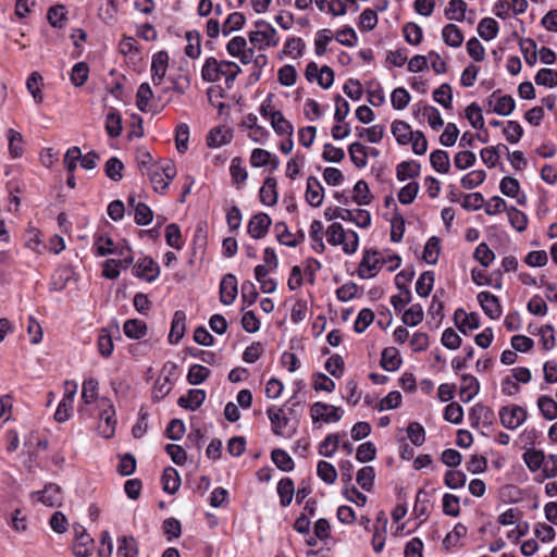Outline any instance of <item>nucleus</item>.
Masks as SVG:
<instances>
[{"label":"nucleus","mask_w":557,"mask_h":557,"mask_svg":"<svg viewBox=\"0 0 557 557\" xmlns=\"http://www.w3.org/2000/svg\"><path fill=\"white\" fill-rule=\"evenodd\" d=\"M225 61H218L215 58L210 57L206 60L201 69V77L205 82L215 83L221 79L225 74Z\"/></svg>","instance_id":"obj_10"},{"label":"nucleus","mask_w":557,"mask_h":557,"mask_svg":"<svg viewBox=\"0 0 557 557\" xmlns=\"http://www.w3.org/2000/svg\"><path fill=\"white\" fill-rule=\"evenodd\" d=\"M123 169L124 164L117 157H111L104 165L106 175L114 182H120L122 180Z\"/></svg>","instance_id":"obj_62"},{"label":"nucleus","mask_w":557,"mask_h":557,"mask_svg":"<svg viewBox=\"0 0 557 557\" xmlns=\"http://www.w3.org/2000/svg\"><path fill=\"white\" fill-rule=\"evenodd\" d=\"M169 54L166 51H159L153 54L151 61V78L154 86L161 85L168 70Z\"/></svg>","instance_id":"obj_12"},{"label":"nucleus","mask_w":557,"mask_h":557,"mask_svg":"<svg viewBox=\"0 0 557 557\" xmlns=\"http://www.w3.org/2000/svg\"><path fill=\"white\" fill-rule=\"evenodd\" d=\"M245 22L246 17L242 12L231 13L222 25V34L228 36L233 32L242 29Z\"/></svg>","instance_id":"obj_38"},{"label":"nucleus","mask_w":557,"mask_h":557,"mask_svg":"<svg viewBox=\"0 0 557 557\" xmlns=\"http://www.w3.org/2000/svg\"><path fill=\"white\" fill-rule=\"evenodd\" d=\"M403 34L405 40L412 46H418L422 41V28L413 22L404 25Z\"/></svg>","instance_id":"obj_61"},{"label":"nucleus","mask_w":557,"mask_h":557,"mask_svg":"<svg viewBox=\"0 0 557 557\" xmlns=\"http://www.w3.org/2000/svg\"><path fill=\"white\" fill-rule=\"evenodd\" d=\"M165 242L166 245L181 250L183 248L182 232L177 224L171 223L165 227Z\"/></svg>","instance_id":"obj_56"},{"label":"nucleus","mask_w":557,"mask_h":557,"mask_svg":"<svg viewBox=\"0 0 557 557\" xmlns=\"http://www.w3.org/2000/svg\"><path fill=\"white\" fill-rule=\"evenodd\" d=\"M276 186L277 182L275 177L269 176L264 180L259 191L260 201L264 206L272 207L276 205L278 199Z\"/></svg>","instance_id":"obj_17"},{"label":"nucleus","mask_w":557,"mask_h":557,"mask_svg":"<svg viewBox=\"0 0 557 557\" xmlns=\"http://www.w3.org/2000/svg\"><path fill=\"white\" fill-rule=\"evenodd\" d=\"M469 417L472 428H476L480 423L483 426L491 428L494 423L495 413L490 407L476 404L470 409Z\"/></svg>","instance_id":"obj_11"},{"label":"nucleus","mask_w":557,"mask_h":557,"mask_svg":"<svg viewBox=\"0 0 557 557\" xmlns=\"http://www.w3.org/2000/svg\"><path fill=\"white\" fill-rule=\"evenodd\" d=\"M89 74V67L86 62L76 63L71 72V82L74 86L81 87L83 86L87 79Z\"/></svg>","instance_id":"obj_63"},{"label":"nucleus","mask_w":557,"mask_h":557,"mask_svg":"<svg viewBox=\"0 0 557 557\" xmlns=\"http://www.w3.org/2000/svg\"><path fill=\"white\" fill-rule=\"evenodd\" d=\"M272 220L268 213L259 212L249 220L247 232L255 239H261L267 236Z\"/></svg>","instance_id":"obj_6"},{"label":"nucleus","mask_w":557,"mask_h":557,"mask_svg":"<svg viewBox=\"0 0 557 557\" xmlns=\"http://www.w3.org/2000/svg\"><path fill=\"white\" fill-rule=\"evenodd\" d=\"M233 131L227 127L218 126L212 128L207 136V145L210 148H219L231 143Z\"/></svg>","instance_id":"obj_18"},{"label":"nucleus","mask_w":557,"mask_h":557,"mask_svg":"<svg viewBox=\"0 0 557 557\" xmlns=\"http://www.w3.org/2000/svg\"><path fill=\"white\" fill-rule=\"evenodd\" d=\"M435 281V273L433 271H424L416 283V292L420 297H428L432 292Z\"/></svg>","instance_id":"obj_40"},{"label":"nucleus","mask_w":557,"mask_h":557,"mask_svg":"<svg viewBox=\"0 0 557 557\" xmlns=\"http://www.w3.org/2000/svg\"><path fill=\"white\" fill-rule=\"evenodd\" d=\"M480 392V383L472 374L461 375L460 398L463 403H469Z\"/></svg>","instance_id":"obj_19"},{"label":"nucleus","mask_w":557,"mask_h":557,"mask_svg":"<svg viewBox=\"0 0 557 557\" xmlns=\"http://www.w3.org/2000/svg\"><path fill=\"white\" fill-rule=\"evenodd\" d=\"M124 334L132 339L143 338L148 331L147 324L139 319H128L123 325Z\"/></svg>","instance_id":"obj_27"},{"label":"nucleus","mask_w":557,"mask_h":557,"mask_svg":"<svg viewBox=\"0 0 557 557\" xmlns=\"http://www.w3.org/2000/svg\"><path fill=\"white\" fill-rule=\"evenodd\" d=\"M521 53L529 66H534L537 61V46L532 38H521L519 41Z\"/></svg>","instance_id":"obj_33"},{"label":"nucleus","mask_w":557,"mask_h":557,"mask_svg":"<svg viewBox=\"0 0 557 557\" xmlns=\"http://www.w3.org/2000/svg\"><path fill=\"white\" fill-rule=\"evenodd\" d=\"M467 3L463 0H450L444 14L450 21L461 22L465 18Z\"/></svg>","instance_id":"obj_41"},{"label":"nucleus","mask_w":557,"mask_h":557,"mask_svg":"<svg viewBox=\"0 0 557 557\" xmlns=\"http://www.w3.org/2000/svg\"><path fill=\"white\" fill-rule=\"evenodd\" d=\"M323 224L319 220H313L310 225V238L312 240V249L317 253H322L325 250V245L323 243Z\"/></svg>","instance_id":"obj_43"},{"label":"nucleus","mask_w":557,"mask_h":557,"mask_svg":"<svg viewBox=\"0 0 557 557\" xmlns=\"http://www.w3.org/2000/svg\"><path fill=\"white\" fill-rule=\"evenodd\" d=\"M186 40L187 46L185 47V53L187 57L191 59H196L200 55L201 47H200V40L201 36L200 33L197 30H190L186 33Z\"/></svg>","instance_id":"obj_49"},{"label":"nucleus","mask_w":557,"mask_h":557,"mask_svg":"<svg viewBox=\"0 0 557 557\" xmlns=\"http://www.w3.org/2000/svg\"><path fill=\"white\" fill-rule=\"evenodd\" d=\"M498 414L502 425L508 430L518 429L528 418L527 410L518 405L503 406Z\"/></svg>","instance_id":"obj_1"},{"label":"nucleus","mask_w":557,"mask_h":557,"mask_svg":"<svg viewBox=\"0 0 557 557\" xmlns=\"http://www.w3.org/2000/svg\"><path fill=\"white\" fill-rule=\"evenodd\" d=\"M433 99L445 109L453 107V91L449 84L444 83L433 91Z\"/></svg>","instance_id":"obj_51"},{"label":"nucleus","mask_w":557,"mask_h":557,"mask_svg":"<svg viewBox=\"0 0 557 557\" xmlns=\"http://www.w3.org/2000/svg\"><path fill=\"white\" fill-rule=\"evenodd\" d=\"M430 163L437 173L447 174L450 169L448 152L442 149L434 150L430 154Z\"/></svg>","instance_id":"obj_29"},{"label":"nucleus","mask_w":557,"mask_h":557,"mask_svg":"<svg viewBox=\"0 0 557 557\" xmlns=\"http://www.w3.org/2000/svg\"><path fill=\"white\" fill-rule=\"evenodd\" d=\"M72 270L70 268H60L55 271L53 274L51 282H50V290L53 292H61L64 288H66L70 280L72 278Z\"/></svg>","instance_id":"obj_32"},{"label":"nucleus","mask_w":557,"mask_h":557,"mask_svg":"<svg viewBox=\"0 0 557 557\" xmlns=\"http://www.w3.org/2000/svg\"><path fill=\"white\" fill-rule=\"evenodd\" d=\"M163 491L170 495L175 494L181 486V476L178 471L173 467H166L162 473Z\"/></svg>","instance_id":"obj_23"},{"label":"nucleus","mask_w":557,"mask_h":557,"mask_svg":"<svg viewBox=\"0 0 557 557\" xmlns=\"http://www.w3.org/2000/svg\"><path fill=\"white\" fill-rule=\"evenodd\" d=\"M348 152L351 162L359 169H362L368 163L367 147L359 141L352 143L348 147Z\"/></svg>","instance_id":"obj_39"},{"label":"nucleus","mask_w":557,"mask_h":557,"mask_svg":"<svg viewBox=\"0 0 557 557\" xmlns=\"http://www.w3.org/2000/svg\"><path fill=\"white\" fill-rule=\"evenodd\" d=\"M537 407L545 419L554 420L557 418V403L550 396H540Z\"/></svg>","instance_id":"obj_48"},{"label":"nucleus","mask_w":557,"mask_h":557,"mask_svg":"<svg viewBox=\"0 0 557 557\" xmlns=\"http://www.w3.org/2000/svg\"><path fill=\"white\" fill-rule=\"evenodd\" d=\"M238 294L237 278L234 274H225L220 283V301L230 306L234 302Z\"/></svg>","instance_id":"obj_9"},{"label":"nucleus","mask_w":557,"mask_h":557,"mask_svg":"<svg viewBox=\"0 0 557 557\" xmlns=\"http://www.w3.org/2000/svg\"><path fill=\"white\" fill-rule=\"evenodd\" d=\"M478 301L484 313L492 320H496L502 315V306L497 296L491 292H480L476 296Z\"/></svg>","instance_id":"obj_7"},{"label":"nucleus","mask_w":557,"mask_h":557,"mask_svg":"<svg viewBox=\"0 0 557 557\" xmlns=\"http://www.w3.org/2000/svg\"><path fill=\"white\" fill-rule=\"evenodd\" d=\"M33 496H38V500L48 507L60 506L62 502L61 487L54 483L46 484L42 491L34 492Z\"/></svg>","instance_id":"obj_13"},{"label":"nucleus","mask_w":557,"mask_h":557,"mask_svg":"<svg viewBox=\"0 0 557 557\" xmlns=\"http://www.w3.org/2000/svg\"><path fill=\"white\" fill-rule=\"evenodd\" d=\"M423 309L420 304H413L409 309H407L403 314V322L408 326H416L423 321Z\"/></svg>","instance_id":"obj_54"},{"label":"nucleus","mask_w":557,"mask_h":557,"mask_svg":"<svg viewBox=\"0 0 557 557\" xmlns=\"http://www.w3.org/2000/svg\"><path fill=\"white\" fill-rule=\"evenodd\" d=\"M375 471L372 466H364L357 472V483L358 485L367 491L371 492L374 485Z\"/></svg>","instance_id":"obj_44"},{"label":"nucleus","mask_w":557,"mask_h":557,"mask_svg":"<svg viewBox=\"0 0 557 557\" xmlns=\"http://www.w3.org/2000/svg\"><path fill=\"white\" fill-rule=\"evenodd\" d=\"M351 200L358 206H367L371 202L370 188L366 181L359 180L355 184Z\"/></svg>","instance_id":"obj_46"},{"label":"nucleus","mask_w":557,"mask_h":557,"mask_svg":"<svg viewBox=\"0 0 557 557\" xmlns=\"http://www.w3.org/2000/svg\"><path fill=\"white\" fill-rule=\"evenodd\" d=\"M421 164L418 161L409 160L403 161L396 166V177L400 182L408 178H416L420 175Z\"/></svg>","instance_id":"obj_24"},{"label":"nucleus","mask_w":557,"mask_h":557,"mask_svg":"<svg viewBox=\"0 0 557 557\" xmlns=\"http://www.w3.org/2000/svg\"><path fill=\"white\" fill-rule=\"evenodd\" d=\"M391 128H392L393 136L395 137L396 141L399 145H401V146L408 145L410 143V140L412 139L413 131L411 129L410 125L407 122L400 121V120H395L392 123Z\"/></svg>","instance_id":"obj_25"},{"label":"nucleus","mask_w":557,"mask_h":557,"mask_svg":"<svg viewBox=\"0 0 557 557\" xmlns=\"http://www.w3.org/2000/svg\"><path fill=\"white\" fill-rule=\"evenodd\" d=\"M504 149L506 152H508V147L506 145H497V146H491L483 148L480 152L481 159L483 163L487 168H494L499 159V149Z\"/></svg>","instance_id":"obj_50"},{"label":"nucleus","mask_w":557,"mask_h":557,"mask_svg":"<svg viewBox=\"0 0 557 557\" xmlns=\"http://www.w3.org/2000/svg\"><path fill=\"white\" fill-rule=\"evenodd\" d=\"M510 225L518 232H523L528 227V216L524 212L511 207L507 210Z\"/></svg>","instance_id":"obj_59"},{"label":"nucleus","mask_w":557,"mask_h":557,"mask_svg":"<svg viewBox=\"0 0 557 557\" xmlns=\"http://www.w3.org/2000/svg\"><path fill=\"white\" fill-rule=\"evenodd\" d=\"M344 410L322 401H315L311 406V419L313 423L323 421L324 423L337 422L342 419Z\"/></svg>","instance_id":"obj_2"},{"label":"nucleus","mask_w":557,"mask_h":557,"mask_svg":"<svg viewBox=\"0 0 557 557\" xmlns=\"http://www.w3.org/2000/svg\"><path fill=\"white\" fill-rule=\"evenodd\" d=\"M379 251L374 249L366 250L362 257L361 262L359 263L357 273L358 276L362 280L374 277L380 270L379 261L376 260V256H379Z\"/></svg>","instance_id":"obj_8"},{"label":"nucleus","mask_w":557,"mask_h":557,"mask_svg":"<svg viewBox=\"0 0 557 557\" xmlns=\"http://www.w3.org/2000/svg\"><path fill=\"white\" fill-rule=\"evenodd\" d=\"M348 232H346L343 225L338 222L332 223L326 230V239L327 243L332 246H338L344 243L345 237H347Z\"/></svg>","instance_id":"obj_55"},{"label":"nucleus","mask_w":557,"mask_h":557,"mask_svg":"<svg viewBox=\"0 0 557 557\" xmlns=\"http://www.w3.org/2000/svg\"><path fill=\"white\" fill-rule=\"evenodd\" d=\"M535 84L554 88L557 86V71L548 67L539 70L534 77Z\"/></svg>","instance_id":"obj_58"},{"label":"nucleus","mask_w":557,"mask_h":557,"mask_svg":"<svg viewBox=\"0 0 557 557\" xmlns=\"http://www.w3.org/2000/svg\"><path fill=\"white\" fill-rule=\"evenodd\" d=\"M117 555L122 557H137L138 546L133 536L122 537L117 547Z\"/></svg>","instance_id":"obj_64"},{"label":"nucleus","mask_w":557,"mask_h":557,"mask_svg":"<svg viewBox=\"0 0 557 557\" xmlns=\"http://www.w3.org/2000/svg\"><path fill=\"white\" fill-rule=\"evenodd\" d=\"M102 406H106L101 409L99 417H100V424L99 430L101 435L104 438H111L115 433L116 428V417H115V409L110 399L102 398L101 399Z\"/></svg>","instance_id":"obj_3"},{"label":"nucleus","mask_w":557,"mask_h":557,"mask_svg":"<svg viewBox=\"0 0 557 557\" xmlns=\"http://www.w3.org/2000/svg\"><path fill=\"white\" fill-rule=\"evenodd\" d=\"M473 258L476 260L482 267L487 268L495 259L494 251L487 246L486 243H481L478 245L473 252Z\"/></svg>","instance_id":"obj_60"},{"label":"nucleus","mask_w":557,"mask_h":557,"mask_svg":"<svg viewBox=\"0 0 557 557\" xmlns=\"http://www.w3.org/2000/svg\"><path fill=\"white\" fill-rule=\"evenodd\" d=\"M522 457H523L525 465L530 469V471L535 472V471L540 470L541 468L543 469L544 463H545V455H544L543 450H537L534 448L527 449L523 453Z\"/></svg>","instance_id":"obj_36"},{"label":"nucleus","mask_w":557,"mask_h":557,"mask_svg":"<svg viewBox=\"0 0 557 557\" xmlns=\"http://www.w3.org/2000/svg\"><path fill=\"white\" fill-rule=\"evenodd\" d=\"M132 272L134 276L151 283L160 275V267L151 257L145 256L137 260Z\"/></svg>","instance_id":"obj_4"},{"label":"nucleus","mask_w":557,"mask_h":557,"mask_svg":"<svg viewBox=\"0 0 557 557\" xmlns=\"http://www.w3.org/2000/svg\"><path fill=\"white\" fill-rule=\"evenodd\" d=\"M271 459L273 463L284 472H289L294 469L295 463L292 457L282 448H275L271 451Z\"/></svg>","instance_id":"obj_35"},{"label":"nucleus","mask_w":557,"mask_h":557,"mask_svg":"<svg viewBox=\"0 0 557 557\" xmlns=\"http://www.w3.org/2000/svg\"><path fill=\"white\" fill-rule=\"evenodd\" d=\"M95 248L98 256L115 255L121 245H115L113 239L102 235L95 237Z\"/></svg>","instance_id":"obj_42"},{"label":"nucleus","mask_w":557,"mask_h":557,"mask_svg":"<svg viewBox=\"0 0 557 557\" xmlns=\"http://www.w3.org/2000/svg\"><path fill=\"white\" fill-rule=\"evenodd\" d=\"M440 238L436 236H432L425 243L423 249V260L429 264H436L438 261L441 246Z\"/></svg>","instance_id":"obj_37"},{"label":"nucleus","mask_w":557,"mask_h":557,"mask_svg":"<svg viewBox=\"0 0 557 557\" xmlns=\"http://www.w3.org/2000/svg\"><path fill=\"white\" fill-rule=\"evenodd\" d=\"M454 321L457 329L463 334H467V329L478 330L480 327L479 314L475 312L467 313L461 308L455 311Z\"/></svg>","instance_id":"obj_14"},{"label":"nucleus","mask_w":557,"mask_h":557,"mask_svg":"<svg viewBox=\"0 0 557 557\" xmlns=\"http://www.w3.org/2000/svg\"><path fill=\"white\" fill-rule=\"evenodd\" d=\"M318 476L326 484H333L337 479L335 467L325 460H320L317 465Z\"/></svg>","instance_id":"obj_53"},{"label":"nucleus","mask_w":557,"mask_h":557,"mask_svg":"<svg viewBox=\"0 0 557 557\" xmlns=\"http://www.w3.org/2000/svg\"><path fill=\"white\" fill-rule=\"evenodd\" d=\"M271 126L274 132L280 135H286L288 137L293 136L294 126L287 121L281 111H272L271 113Z\"/></svg>","instance_id":"obj_26"},{"label":"nucleus","mask_w":557,"mask_h":557,"mask_svg":"<svg viewBox=\"0 0 557 557\" xmlns=\"http://www.w3.org/2000/svg\"><path fill=\"white\" fill-rule=\"evenodd\" d=\"M211 374V371L201 364H193L187 373V382L191 385L203 383Z\"/></svg>","instance_id":"obj_52"},{"label":"nucleus","mask_w":557,"mask_h":557,"mask_svg":"<svg viewBox=\"0 0 557 557\" xmlns=\"http://www.w3.org/2000/svg\"><path fill=\"white\" fill-rule=\"evenodd\" d=\"M186 330V313L176 310L173 314L171 330L168 339L171 344H177L184 336Z\"/></svg>","instance_id":"obj_16"},{"label":"nucleus","mask_w":557,"mask_h":557,"mask_svg":"<svg viewBox=\"0 0 557 557\" xmlns=\"http://www.w3.org/2000/svg\"><path fill=\"white\" fill-rule=\"evenodd\" d=\"M323 191L320 181L315 176H309L305 193L307 202L312 207H320L323 201Z\"/></svg>","instance_id":"obj_15"},{"label":"nucleus","mask_w":557,"mask_h":557,"mask_svg":"<svg viewBox=\"0 0 557 557\" xmlns=\"http://www.w3.org/2000/svg\"><path fill=\"white\" fill-rule=\"evenodd\" d=\"M206 400V392L203 389H189L187 395H183L177 399L181 408L196 410Z\"/></svg>","instance_id":"obj_20"},{"label":"nucleus","mask_w":557,"mask_h":557,"mask_svg":"<svg viewBox=\"0 0 557 557\" xmlns=\"http://www.w3.org/2000/svg\"><path fill=\"white\" fill-rule=\"evenodd\" d=\"M466 117L473 128H484L482 109L476 102H472L466 108Z\"/></svg>","instance_id":"obj_57"},{"label":"nucleus","mask_w":557,"mask_h":557,"mask_svg":"<svg viewBox=\"0 0 557 557\" xmlns=\"http://www.w3.org/2000/svg\"><path fill=\"white\" fill-rule=\"evenodd\" d=\"M249 41L258 49H264L267 47H276L280 41V37L274 27L259 30H251L249 33Z\"/></svg>","instance_id":"obj_5"},{"label":"nucleus","mask_w":557,"mask_h":557,"mask_svg":"<svg viewBox=\"0 0 557 557\" xmlns=\"http://www.w3.org/2000/svg\"><path fill=\"white\" fill-rule=\"evenodd\" d=\"M403 363L400 354L395 347H386L381 354V367L388 372L396 371Z\"/></svg>","instance_id":"obj_21"},{"label":"nucleus","mask_w":557,"mask_h":557,"mask_svg":"<svg viewBox=\"0 0 557 557\" xmlns=\"http://www.w3.org/2000/svg\"><path fill=\"white\" fill-rule=\"evenodd\" d=\"M277 494L281 505L283 507L289 506L295 494L294 481L290 478L281 479L277 483Z\"/></svg>","instance_id":"obj_30"},{"label":"nucleus","mask_w":557,"mask_h":557,"mask_svg":"<svg viewBox=\"0 0 557 557\" xmlns=\"http://www.w3.org/2000/svg\"><path fill=\"white\" fill-rule=\"evenodd\" d=\"M442 37L444 42L453 48H458L463 42V35L461 29L455 24H447L442 29Z\"/></svg>","instance_id":"obj_28"},{"label":"nucleus","mask_w":557,"mask_h":557,"mask_svg":"<svg viewBox=\"0 0 557 557\" xmlns=\"http://www.w3.org/2000/svg\"><path fill=\"white\" fill-rule=\"evenodd\" d=\"M476 30L482 39L490 41L497 36L499 26L494 18L484 17L479 22Z\"/></svg>","instance_id":"obj_31"},{"label":"nucleus","mask_w":557,"mask_h":557,"mask_svg":"<svg viewBox=\"0 0 557 557\" xmlns=\"http://www.w3.org/2000/svg\"><path fill=\"white\" fill-rule=\"evenodd\" d=\"M97 346H98L99 354L103 358L111 357L113 349H114V345H113L112 335L108 329H106V327L101 329L99 336H98Z\"/></svg>","instance_id":"obj_47"},{"label":"nucleus","mask_w":557,"mask_h":557,"mask_svg":"<svg viewBox=\"0 0 557 557\" xmlns=\"http://www.w3.org/2000/svg\"><path fill=\"white\" fill-rule=\"evenodd\" d=\"M267 413L272 424V432L277 436H284L285 433L283 429L289 423V418L283 414V409H275V407L272 406L268 408Z\"/></svg>","instance_id":"obj_22"},{"label":"nucleus","mask_w":557,"mask_h":557,"mask_svg":"<svg viewBox=\"0 0 557 557\" xmlns=\"http://www.w3.org/2000/svg\"><path fill=\"white\" fill-rule=\"evenodd\" d=\"M106 132L107 134L112 137L116 138L122 133V117L121 114L112 110L110 111L106 116Z\"/></svg>","instance_id":"obj_45"},{"label":"nucleus","mask_w":557,"mask_h":557,"mask_svg":"<svg viewBox=\"0 0 557 557\" xmlns=\"http://www.w3.org/2000/svg\"><path fill=\"white\" fill-rule=\"evenodd\" d=\"M94 547V540L89 534H81L74 539L73 554L76 557H87Z\"/></svg>","instance_id":"obj_34"}]
</instances>
